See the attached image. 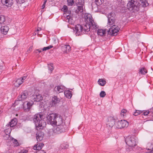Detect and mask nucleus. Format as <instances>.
I'll return each mask as SVG.
<instances>
[{
  "label": "nucleus",
  "instance_id": "nucleus-1",
  "mask_svg": "<svg viewBox=\"0 0 153 153\" xmlns=\"http://www.w3.org/2000/svg\"><path fill=\"white\" fill-rule=\"evenodd\" d=\"M85 20L86 24L82 26L83 33L87 34L90 31L91 29H95L98 27V26L92 20V17L90 14L85 16Z\"/></svg>",
  "mask_w": 153,
  "mask_h": 153
},
{
  "label": "nucleus",
  "instance_id": "nucleus-2",
  "mask_svg": "<svg viewBox=\"0 0 153 153\" xmlns=\"http://www.w3.org/2000/svg\"><path fill=\"white\" fill-rule=\"evenodd\" d=\"M44 117V116L41 114H37L34 116L33 120L37 130L42 129L45 126L46 123L43 120Z\"/></svg>",
  "mask_w": 153,
  "mask_h": 153
},
{
  "label": "nucleus",
  "instance_id": "nucleus-3",
  "mask_svg": "<svg viewBox=\"0 0 153 153\" xmlns=\"http://www.w3.org/2000/svg\"><path fill=\"white\" fill-rule=\"evenodd\" d=\"M66 127V126L65 123H62L61 125H56L53 128L49 130L48 133L50 135H53L55 134H59L64 132Z\"/></svg>",
  "mask_w": 153,
  "mask_h": 153
},
{
  "label": "nucleus",
  "instance_id": "nucleus-4",
  "mask_svg": "<svg viewBox=\"0 0 153 153\" xmlns=\"http://www.w3.org/2000/svg\"><path fill=\"white\" fill-rule=\"evenodd\" d=\"M126 144L130 147H133L135 146L136 144L135 138L133 137L128 136L125 139Z\"/></svg>",
  "mask_w": 153,
  "mask_h": 153
},
{
  "label": "nucleus",
  "instance_id": "nucleus-5",
  "mask_svg": "<svg viewBox=\"0 0 153 153\" xmlns=\"http://www.w3.org/2000/svg\"><path fill=\"white\" fill-rule=\"evenodd\" d=\"M108 25L110 26L114 24L116 20V15L113 12H111L108 15Z\"/></svg>",
  "mask_w": 153,
  "mask_h": 153
},
{
  "label": "nucleus",
  "instance_id": "nucleus-6",
  "mask_svg": "<svg viewBox=\"0 0 153 153\" xmlns=\"http://www.w3.org/2000/svg\"><path fill=\"white\" fill-rule=\"evenodd\" d=\"M128 125V122L125 120H122L117 122L115 126L118 128H122L124 127H127Z\"/></svg>",
  "mask_w": 153,
  "mask_h": 153
},
{
  "label": "nucleus",
  "instance_id": "nucleus-7",
  "mask_svg": "<svg viewBox=\"0 0 153 153\" xmlns=\"http://www.w3.org/2000/svg\"><path fill=\"white\" fill-rule=\"evenodd\" d=\"M119 28L118 26L114 25L111 27L108 30V33L109 34L111 35H114L115 33H117L119 30Z\"/></svg>",
  "mask_w": 153,
  "mask_h": 153
},
{
  "label": "nucleus",
  "instance_id": "nucleus-8",
  "mask_svg": "<svg viewBox=\"0 0 153 153\" xmlns=\"http://www.w3.org/2000/svg\"><path fill=\"white\" fill-rule=\"evenodd\" d=\"M56 114L52 113L49 115L47 117L48 122L51 125H55L56 118L57 116Z\"/></svg>",
  "mask_w": 153,
  "mask_h": 153
},
{
  "label": "nucleus",
  "instance_id": "nucleus-9",
  "mask_svg": "<svg viewBox=\"0 0 153 153\" xmlns=\"http://www.w3.org/2000/svg\"><path fill=\"white\" fill-rule=\"evenodd\" d=\"M60 101V98L56 96H54L52 98V101L48 103L49 105L48 107H52L55 106Z\"/></svg>",
  "mask_w": 153,
  "mask_h": 153
},
{
  "label": "nucleus",
  "instance_id": "nucleus-10",
  "mask_svg": "<svg viewBox=\"0 0 153 153\" xmlns=\"http://www.w3.org/2000/svg\"><path fill=\"white\" fill-rule=\"evenodd\" d=\"M76 36H79L83 33V30L82 26L79 24H77L75 26V30H74Z\"/></svg>",
  "mask_w": 153,
  "mask_h": 153
},
{
  "label": "nucleus",
  "instance_id": "nucleus-11",
  "mask_svg": "<svg viewBox=\"0 0 153 153\" xmlns=\"http://www.w3.org/2000/svg\"><path fill=\"white\" fill-rule=\"evenodd\" d=\"M115 123V120L113 117H109L108 119L107 124V127L109 129H111L113 127Z\"/></svg>",
  "mask_w": 153,
  "mask_h": 153
},
{
  "label": "nucleus",
  "instance_id": "nucleus-12",
  "mask_svg": "<svg viewBox=\"0 0 153 153\" xmlns=\"http://www.w3.org/2000/svg\"><path fill=\"white\" fill-rule=\"evenodd\" d=\"M31 99L34 102H39L42 100V97L41 94H36L32 95Z\"/></svg>",
  "mask_w": 153,
  "mask_h": 153
},
{
  "label": "nucleus",
  "instance_id": "nucleus-13",
  "mask_svg": "<svg viewBox=\"0 0 153 153\" xmlns=\"http://www.w3.org/2000/svg\"><path fill=\"white\" fill-rule=\"evenodd\" d=\"M2 3L8 7H11L13 4V0H1Z\"/></svg>",
  "mask_w": 153,
  "mask_h": 153
},
{
  "label": "nucleus",
  "instance_id": "nucleus-14",
  "mask_svg": "<svg viewBox=\"0 0 153 153\" xmlns=\"http://www.w3.org/2000/svg\"><path fill=\"white\" fill-rule=\"evenodd\" d=\"M135 1L133 0H131L129 1L127 4V7L129 10H132L136 7L134 3Z\"/></svg>",
  "mask_w": 153,
  "mask_h": 153
},
{
  "label": "nucleus",
  "instance_id": "nucleus-15",
  "mask_svg": "<svg viewBox=\"0 0 153 153\" xmlns=\"http://www.w3.org/2000/svg\"><path fill=\"white\" fill-rule=\"evenodd\" d=\"M65 89L64 86L62 85H58L56 86L54 89V91L57 93L62 92Z\"/></svg>",
  "mask_w": 153,
  "mask_h": 153
},
{
  "label": "nucleus",
  "instance_id": "nucleus-16",
  "mask_svg": "<svg viewBox=\"0 0 153 153\" xmlns=\"http://www.w3.org/2000/svg\"><path fill=\"white\" fill-rule=\"evenodd\" d=\"M17 122V119L16 118L13 119L11 120V121L8 124L6 125V126L10 127L11 128L13 127L16 125Z\"/></svg>",
  "mask_w": 153,
  "mask_h": 153
},
{
  "label": "nucleus",
  "instance_id": "nucleus-17",
  "mask_svg": "<svg viewBox=\"0 0 153 153\" xmlns=\"http://www.w3.org/2000/svg\"><path fill=\"white\" fill-rule=\"evenodd\" d=\"M28 95V93L27 91L23 92L22 94L19 96L18 99L19 101H21L25 99L27 97Z\"/></svg>",
  "mask_w": 153,
  "mask_h": 153
},
{
  "label": "nucleus",
  "instance_id": "nucleus-18",
  "mask_svg": "<svg viewBox=\"0 0 153 153\" xmlns=\"http://www.w3.org/2000/svg\"><path fill=\"white\" fill-rule=\"evenodd\" d=\"M55 125H61L62 123H63L62 120V117L60 116H58L57 115L56 118Z\"/></svg>",
  "mask_w": 153,
  "mask_h": 153
},
{
  "label": "nucleus",
  "instance_id": "nucleus-19",
  "mask_svg": "<svg viewBox=\"0 0 153 153\" xmlns=\"http://www.w3.org/2000/svg\"><path fill=\"white\" fill-rule=\"evenodd\" d=\"M0 30L2 34L6 35L9 30V27L6 25L3 26L1 27Z\"/></svg>",
  "mask_w": 153,
  "mask_h": 153
},
{
  "label": "nucleus",
  "instance_id": "nucleus-20",
  "mask_svg": "<svg viewBox=\"0 0 153 153\" xmlns=\"http://www.w3.org/2000/svg\"><path fill=\"white\" fill-rule=\"evenodd\" d=\"M104 0H95V3H92L91 4L92 8L93 9L94 8V6L96 5L97 7V6H99L101 5L103 3Z\"/></svg>",
  "mask_w": 153,
  "mask_h": 153
},
{
  "label": "nucleus",
  "instance_id": "nucleus-21",
  "mask_svg": "<svg viewBox=\"0 0 153 153\" xmlns=\"http://www.w3.org/2000/svg\"><path fill=\"white\" fill-rule=\"evenodd\" d=\"M44 135L42 132L37 133L36 134V138L37 141H39L42 140Z\"/></svg>",
  "mask_w": 153,
  "mask_h": 153
},
{
  "label": "nucleus",
  "instance_id": "nucleus-22",
  "mask_svg": "<svg viewBox=\"0 0 153 153\" xmlns=\"http://www.w3.org/2000/svg\"><path fill=\"white\" fill-rule=\"evenodd\" d=\"M44 144L43 143H39L35 145L33 147V149L34 150H41Z\"/></svg>",
  "mask_w": 153,
  "mask_h": 153
},
{
  "label": "nucleus",
  "instance_id": "nucleus-23",
  "mask_svg": "<svg viewBox=\"0 0 153 153\" xmlns=\"http://www.w3.org/2000/svg\"><path fill=\"white\" fill-rule=\"evenodd\" d=\"M44 144L43 143H39L35 145L33 147V149L34 150H41Z\"/></svg>",
  "mask_w": 153,
  "mask_h": 153
},
{
  "label": "nucleus",
  "instance_id": "nucleus-24",
  "mask_svg": "<svg viewBox=\"0 0 153 153\" xmlns=\"http://www.w3.org/2000/svg\"><path fill=\"white\" fill-rule=\"evenodd\" d=\"M65 96L68 98L70 99L72 95L71 91L69 90H66L64 92Z\"/></svg>",
  "mask_w": 153,
  "mask_h": 153
},
{
  "label": "nucleus",
  "instance_id": "nucleus-25",
  "mask_svg": "<svg viewBox=\"0 0 153 153\" xmlns=\"http://www.w3.org/2000/svg\"><path fill=\"white\" fill-rule=\"evenodd\" d=\"M23 82L21 78L17 79L14 83L15 86L16 87H19Z\"/></svg>",
  "mask_w": 153,
  "mask_h": 153
},
{
  "label": "nucleus",
  "instance_id": "nucleus-26",
  "mask_svg": "<svg viewBox=\"0 0 153 153\" xmlns=\"http://www.w3.org/2000/svg\"><path fill=\"white\" fill-rule=\"evenodd\" d=\"M33 102L31 101V102H29L27 103V107L25 106H24V108L26 109H27L28 110H29L31 108L33 104Z\"/></svg>",
  "mask_w": 153,
  "mask_h": 153
},
{
  "label": "nucleus",
  "instance_id": "nucleus-27",
  "mask_svg": "<svg viewBox=\"0 0 153 153\" xmlns=\"http://www.w3.org/2000/svg\"><path fill=\"white\" fill-rule=\"evenodd\" d=\"M5 129L4 131L5 134H7L10 135L12 129L10 127L6 126L5 127Z\"/></svg>",
  "mask_w": 153,
  "mask_h": 153
},
{
  "label": "nucleus",
  "instance_id": "nucleus-28",
  "mask_svg": "<svg viewBox=\"0 0 153 153\" xmlns=\"http://www.w3.org/2000/svg\"><path fill=\"white\" fill-rule=\"evenodd\" d=\"M84 0H77L76 1L77 6H84Z\"/></svg>",
  "mask_w": 153,
  "mask_h": 153
},
{
  "label": "nucleus",
  "instance_id": "nucleus-29",
  "mask_svg": "<svg viewBox=\"0 0 153 153\" xmlns=\"http://www.w3.org/2000/svg\"><path fill=\"white\" fill-rule=\"evenodd\" d=\"M97 33L99 35L103 36L105 33V31L102 29H98L97 31Z\"/></svg>",
  "mask_w": 153,
  "mask_h": 153
},
{
  "label": "nucleus",
  "instance_id": "nucleus-30",
  "mask_svg": "<svg viewBox=\"0 0 153 153\" xmlns=\"http://www.w3.org/2000/svg\"><path fill=\"white\" fill-rule=\"evenodd\" d=\"M98 84L101 86H104L105 83L106 81L102 79H100L98 81Z\"/></svg>",
  "mask_w": 153,
  "mask_h": 153
},
{
  "label": "nucleus",
  "instance_id": "nucleus-31",
  "mask_svg": "<svg viewBox=\"0 0 153 153\" xmlns=\"http://www.w3.org/2000/svg\"><path fill=\"white\" fill-rule=\"evenodd\" d=\"M65 48L66 49L65 51H64L65 53H67L70 51L71 47L69 45H65L64 46Z\"/></svg>",
  "mask_w": 153,
  "mask_h": 153
},
{
  "label": "nucleus",
  "instance_id": "nucleus-32",
  "mask_svg": "<svg viewBox=\"0 0 153 153\" xmlns=\"http://www.w3.org/2000/svg\"><path fill=\"white\" fill-rule=\"evenodd\" d=\"M139 72L142 74H146L147 73V70L144 68H142L140 70Z\"/></svg>",
  "mask_w": 153,
  "mask_h": 153
},
{
  "label": "nucleus",
  "instance_id": "nucleus-33",
  "mask_svg": "<svg viewBox=\"0 0 153 153\" xmlns=\"http://www.w3.org/2000/svg\"><path fill=\"white\" fill-rule=\"evenodd\" d=\"M141 5L143 7L148 6L149 5V4L145 0H143L141 1Z\"/></svg>",
  "mask_w": 153,
  "mask_h": 153
},
{
  "label": "nucleus",
  "instance_id": "nucleus-34",
  "mask_svg": "<svg viewBox=\"0 0 153 153\" xmlns=\"http://www.w3.org/2000/svg\"><path fill=\"white\" fill-rule=\"evenodd\" d=\"M77 10L80 13H82L83 11V8L84 7V6H77Z\"/></svg>",
  "mask_w": 153,
  "mask_h": 153
},
{
  "label": "nucleus",
  "instance_id": "nucleus-35",
  "mask_svg": "<svg viewBox=\"0 0 153 153\" xmlns=\"http://www.w3.org/2000/svg\"><path fill=\"white\" fill-rule=\"evenodd\" d=\"M5 21V17L3 15H0V24L3 23Z\"/></svg>",
  "mask_w": 153,
  "mask_h": 153
},
{
  "label": "nucleus",
  "instance_id": "nucleus-36",
  "mask_svg": "<svg viewBox=\"0 0 153 153\" xmlns=\"http://www.w3.org/2000/svg\"><path fill=\"white\" fill-rule=\"evenodd\" d=\"M143 112V111L135 110V111L133 115L135 116H137L142 113Z\"/></svg>",
  "mask_w": 153,
  "mask_h": 153
},
{
  "label": "nucleus",
  "instance_id": "nucleus-37",
  "mask_svg": "<svg viewBox=\"0 0 153 153\" xmlns=\"http://www.w3.org/2000/svg\"><path fill=\"white\" fill-rule=\"evenodd\" d=\"M68 4L69 6H72L75 3V1L74 0H68Z\"/></svg>",
  "mask_w": 153,
  "mask_h": 153
},
{
  "label": "nucleus",
  "instance_id": "nucleus-38",
  "mask_svg": "<svg viewBox=\"0 0 153 153\" xmlns=\"http://www.w3.org/2000/svg\"><path fill=\"white\" fill-rule=\"evenodd\" d=\"M148 145L149 146L151 145L150 147L147 148L148 150L150 151L149 152V153H153V146H152V145L149 144Z\"/></svg>",
  "mask_w": 153,
  "mask_h": 153
},
{
  "label": "nucleus",
  "instance_id": "nucleus-39",
  "mask_svg": "<svg viewBox=\"0 0 153 153\" xmlns=\"http://www.w3.org/2000/svg\"><path fill=\"white\" fill-rule=\"evenodd\" d=\"M60 147L62 149H66L68 148V145L65 143H63L61 144Z\"/></svg>",
  "mask_w": 153,
  "mask_h": 153
},
{
  "label": "nucleus",
  "instance_id": "nucleus-40",
  "mask_svg": "<svg viewBox=\"0 0 153 153\" xmlns=\"http://www.w3.org/2000/svg\"><path fill=\"white\" fill-rule=\"evenodd\" d=\"M10 134H4L3 136L4 139L5 140H8L10 138Z\"/></svg>",
  "mask_w": 153,
  "mask_h": 153
},
{
  "label": "nucleus",
  "instance_id": "nucleus-41",
  "mask_svg": "<svg viewBox=\"0 0 153 153\" xmlns=\"http://www.w3.org/2000/svg\"><path fill=\"white\" fill-rule=\"evenodd\" d=\"M53 47V46L52 45H50L47 47H44L42 49V51H45L47 50H48V49H49Z\"/></svg>",
  "mask_w": 153,
  "mask_h": 153
},
{
  "label": "nucleus",
  "instance_id": "nucleus-42",
  "mask_svg": "<svg viewBox=\"0 0 153 153\" xmlns=\"http://www.w3.org/2000/svg\"><path fill=\"white\" fill-rule=\"evenodd\" d=\"M127 110L124 109H123L121 112V115L122 116H124L125 115V114L126 113Z\"/></svg>",
  "mask_w": 153,
  "mask_h": 153
},
{
  "label": "nucleus",
  "instance_id": "nucleus-43",
  "mask_svg": "<svg viewBox=\"0 0 153 153\" xmlns=\"http://www.w3.org/2000/svg\"><path fill=\"white\" fill-rule=\"evenodd\" d=\"M100 95L101 97H103L106 95V93L104 91H102L100 93Z\"/></svg>",
  "mask_w": 153,
  "mask_h": 153
},
{
  "label": "nucleus",
  "instance_id": "nucleus-44",
  "mask_svg": "<svg viewBox=\"0 0 153 153\" xmlns=\"http://www.w3.org/2000/svg\"><path fill=\"white\" fill-rule=\"evenodd\" d=\"M143 111V112L142 113H143V114H142V115L143 114L144 116H147L148 114H149L150 113V112L149 110Z\"/></svg>",
  "mask_w": 153,
  "mask_h": 153
},
{
  "label": "nucleus",
  "instance_id": "nucleus-45",
  "mask_svg": "<svg viewBox=\"0 0 153 153\" xmlns=\"http://www.w3.org/2000/svg\"><path fill=\"white\" fill-rule=\"evenodd\" d=\"M12 140H13V142L15 146H18L19 143L16 140L14 139L13 138H12Z\"/></svg>",
  "mask_w": 153,
  "mask_h": 153
},
{
  "label": "nucleus",
  "instance_id": "nucleus-46",
  "mask_svg": "<svg viewBox=\"0 0 153 153\" xmlns=\"http://www.w3.org/2000/svg\"><path fill=\"white\" fill-rule=\"evenodd\" d=\"M42 49H36L35 50V52L36 53H38V51L39 52V53H41V52L42 51Z\"/></svg>",
  "mask_w": 153,
  "mask_h": 153
},
{
  "label": "nucleus",
  "instance_id": "nucleus-47",
  "mask_svg": "<svg viewBox=\"0 0 153 153\" xmlns=\"http://www.w3.org/2000/svg\"><path fill=\"white\" fill-rule=\"evenodd\" d=\"M48 69L51 72L53 70L54 68L51 65L49 66Z\"/></svg>",
  "mask_w": 153,
  "mask_h": 153
},
{
  "label": "nucleus",
  "instance_id": "nucleus-48",
  "mask_svg": "<svg viewBox=\"0 0 153 153\" xmlns=\"http://www.w3.org/2000/svg\"><path fill=\"white\" fill-rule=\"evenodd\" d=\"M25 0H16L20 4H22L25 2Z\"/></svg>",
  "mask_w": 153,
  "mask_h": 153
},
{
  "label": "nucleus",
  "instance_id": "nucleus-49",
  "mask_svg": "<svg viewBox=\"0 0 153 153\" xmlns=\"http://www.w3.org/2000/svg\"><path fill=\"white\" fill-rule=\"evenodd\" d=\"M28 151L26 150H21L19 153H27Z\"/></svg>",
  "mask_w": 153,
  "mask_h": 153
},
{
  "label": "nucleus",
  "instance_id": "nucleus-50",
  "mask_svg": "<svg viewBox=\"0 0 153 153\" xmlns=\"http://www.w3.org/2000/svg\"><path fill=\"white\" fill-rule=\"evenodd\" d=\"M47 1V0L45 1L43 4L42 6V9H43L45 8V4L46 3Z\"/></svg>",
  "mask_w": 153,
  "mask_h": 153
},
{
  "label": "nucleus",
  "instance_id": "nucleus-51",
  "mask_svg": "<svg viewBox=\"0 0 153 153\" xmlns=\"http://www.w3.org/2000/svg\"><path fill=\"white\" fill-rule=\"evenodd\" d=\"M71 16L69 15H67V19H69V20H70L71 19Z\"/></svg>",
  "mask_w": 153,
  "mask_h": 153
},
{
  "label": "nucleus",
  "instance_id": "nucleus-52",
  "mask_svg": "<svg viewBox=\"0 0 153 153\" xmlns=\"http://www.w3.org/2000/svg\"><path fill=\"white\" fill-rule=\"evenodd\" d=\"M38 153H46L44 151L41 150Z\"/></svg>",
  "mask_w": 153,
  "mask_h": 153
},
{
  "label": "nucleus",
  "instance_id": "nucleus-53",
  "mask_svg": "<svg viewBox=\"0 0 153 153\" xmlns=\"http://www.w3.org/2000/svg\"><path fill=\"white\" fill-rule=\"evenodd\" d=\"M117 1H118V4H119L122 1L121 0H117Z\"/></svg>",
  "mask_w": 153,
  "mask_h": 153
},
{
  "label": "nucleus",
  "instance_id": "nucleus-54",
  "mask_svg": "<svg viewBox=\"0 0 153 153\" xmlns=\"http://www.w3.org/2000/svg\"><path fill=\"white\" fill-rule=\"evenodd\" d=\"M26 76H24L23 77H22V78H21L22 80L23 81V80L24 79H26Z\"/></svg>",
  "mask_w": 153,
  "mask_h": 153
},
{
  "label": "nucleus",
  "instance_id": "nucleus-55",
  "mask_svg": "<svg viewBox=\"0 0 153 153\" xmlns=\"http://www.w3.org/2000/svg\"><path fill=\"white\" fill-rule=\"evenodd\" d=\"M64 10H66V9H67V7L66 6H64Z\"/></svg>",
  "mask_w": 153,
  "mask_h": 153
},
{
  "label": "nucleus",
  "instance_id": "nucleus-56",
  "mask_svg": "<svg viewBox=\"0 0 153 153\" xmlns=\"http://www.w3.org/2000/svg\"><path fill=\"white\" fill-rule=\"evenodd\" d=\"M32 48V46H31L30 47V48H29V49H28V51H27V52H29V51H30V49H31Z\"/></svg>",
  "mask_w": 153,
  "mask_h": 153
},
{
  "label": "nucleus",
  "instance_id": "nucleus-57",
  "mask_svg": "<svg viewBox=\"0 0 153 153\" xmlns=\"http://www.w3.org/2000/svg\"><path fill=\"white\" fill-rule=\"evenodd\" d=\"M41 30V28L40 27H38L37 29V31H39V30Z\"/></svg>",
  "mask_w": 153,
  "mask_h": 153
},
{
  "label": "nucleus",
  "instance_id": "nucleus-58",
  "mask_svg": "<svg viewBox=\"0 0 153 153\" xmlns=\"http://www.w3.org/2000/svg\"><path fill=\"white\" fill-rule=\"evenodd\" d=\"M55 0H49V1L51 2H53H53H55Z\"/></svg>",
  "mask_w": 153,
  "mask_h": 153
},
{
  "label": "nucleus",
  "instance_id": "nucleus-59",
  "mask_svg": "<svg viewBox=\"0 0 153 153\" xmlns=\"http://www.w3.org/2000/svg\"><path fill=\"white\" fill-rule=\"evenodd\" d=\"M146 121V122H147V121Z\"/></svg>",
  "mask_w": 153,
  "mask_h": 153
},
{
  "label": "nucleus",
  "instance_id": "nucleus-60",
  "mask_svg": "<svg viewBox=\"0 0 153 153\" xmlns=\"http://www.w3.org/2000/svg\"><path fill=\"white\" fill-rule=\"evenodd\" d=\"M25 103H24V105H25Z\"/></svg>",
  "mask_w": 153,
  "mask_h": 153
},
{
  "label": "nucleus",
  "instance_id": "nucleus-61",
  "mask_svg": "<svg viewBox=\"0 0 153 153\" xmlns=\"http://www.w3.org/2000/svg\"><path fill=\"white\" fill-rule=\"evenodd\" d=\"M140 0V1H141V0Z\"/></svg>",
  "mask_w": 153,
  "mask_h": 153
},
{
  "label": "nucleus",
  "instance_id": "nucleus-62",
  "mask_svg": "<svg viewBox=\"0 0 153 153\" xmlns=\"http://www.w3.org/2000/svg\"><path fill=\"white\" fill-rule=\"evenodd\" d=\"M148 153L147 152V153Z\"/></svg>",
  "mask_w": 153,
  "mask_h": 153
}]
</instances>
